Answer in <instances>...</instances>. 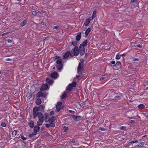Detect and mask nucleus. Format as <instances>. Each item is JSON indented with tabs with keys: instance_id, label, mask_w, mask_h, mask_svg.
<instances>
[{
	"instance_id": "1",
	"label": "nucleus",
	"mask_w": 148,
	"mask_h": 148,
	"mask_svg": "<svg viewBox=\"0 0 148 148\" xmlns=\"http://www.w3.org/2000/svg\"><path fill=\"white\" fill-rule=\"evenodd\" d=\"M79 53V48L78 47H75L72 49V50L70 52L69 51H68L63 55V58L64 59H66L68 57L69 55L71 57H73L75 56H77Z\"/></svg>"
},
{
	"instance_id": "2",
	"label": "nucleus",
	"mask_w": 148,
	"mask_h": 148,
	"mask_svg": "<svg viewBox=\"0 0 148 148\" xmlns=\"http://www.w3.org/2000/svg\"><path fill=\"white\" fill-rule=\"evenodd\" d=\"M80 62H79L78 66L77 69V71L78 73L81 72L83 67L84 59H81L80 60Z\"/></svg>"
},
{
	"instance_id": "3",
	"label": "nucleus",
	"mask_w": 148,
	"mask_h": 148,
	"mask_svg": "<svg viewBox=\"0 0 148 148\" xmlns=\"http://www.w3.org/2000/svg\"><path fill=\"white\" fill-rule=\"evenodd\" d=\"M62 102H58L56 105V110L55 111L58 112L60 111L61 109H63V106H62Z\"/></svg>"
},
{
	"instance_id": "4",
	"label": "nucleus",
	"mask_w": 148,
	"mask_h": 148,
	"mask_svg": "<svg viewBox=\"0 0 148 148\" xmlns=\"http://www.w3.org/2000/svg\"><path fill=\"white\" fill-rule=\"evenodd\" d=\"M39 112H38V108L37 107L34 108L33 110V117L35 119L38 116Z\"/></svg>"
},
{
	"instance_id": "5",
	"label": "nucleus",
	"mask_w": 148,
	"mask_h": 148,
	"mask_svg": "<svg viewBox=\"0 0 148 148\" xmlns=\"http://www.w3.org/2000/svg\"><path fill=\"white\" fill-rule=\"evenodd\" d=\"M76 85V82H73L72 84H70L66 87V89L67 90H72L73 88L75 87Z\"/></svg>"
},
{
	"instance_id": "6",
	"label": "nucleus",
	"mask_w": 148,
	"mask_h": 148,
	"mask_svg": "<svg viewBox=\"0 0 148 148\" xmlns=\"http://www.w3.org/2000/svg\"><path fill=\"white\" fill-rule=\"evenodd\" d=\"M79 48V53H80L81 56H83L84 54L85 51L84 45H83V44H81Z\"/></svg>"
},
{
	"instance_id": "7",
	"label": "nucleus",
	"mask_w": 148,
	"mask_h": 148,
	"mask_svg": "<svg viewBox=\"0 0 148 148\" xmlns=\"http://www.w3.org/2000/svg\"><path fill=\"white\" fill-rule=\"evenodd\" d=\"M121 66V64L120 62H117L116 64L113 66V68L117 70L119 69Z\"/></svg>"
},
{
	"instance_id": "8",
	"label": "nucleus",
	"mask_w": 148,
	"mask_h": 148,
	"mask_svg": "<svg viewBox=\"0 0 148 148\" xmlns=\"http://www.w3.org/2000/svg\"><path fill=\"white\" fill-rule=\"evenodd\" d=\"M48 89L49 86L48 85L47 83H45L40 88V90L41 91H43L47 89Z\"/></svg>"
},
{
	"instance_id": "9",
	"label": "nucleus",
	"mask_w": 148,
	"mask_h": 148,
	"mask_svg": "<svg viewBox=\"0 0 148 148\" xmlns=\"http://www.w3.org/2000/svg\"><path fill=\"white\" fill-rule=\"evenodd\" d=\"M56 119V117L54 116H52L51 118H49V121H48V122H49V123L50 124H55L54 123H53L55 121Z\"/></svg>"
},
{
	"instance_id": "10",
	"label": "nucleus",
	"mask_w": 148,
	"mask_h": 148,
	"mask_svg": "<svg viewBox=\"0 0 148 148\" xmlns=\"http://www.w3.org/2000/svg\"><path fill=\"white\" fill-rule=\"evenodd\" d=\"M39 125H36L34 128V132L35 133V134H36L37 132L39 131L40 129Z\"/></svg>"
},
{
	"instance_id": "11",
	"label": "nucleus",
	"mask_w": 148,
	"mask_h": 148,
	"mask_svg": "<svg viewBox=\"0 0 148 148\" xmlns=\"http://www.w3.org/2000/svg\"><path fill=\"white\" fill-rule=\"evenodd\" d=\"M73 119L75 121H79L82 119V118L80 116H76L75 115L73 116Z\"/></svg>"
},
{
	"instance_id": "12",
	"label": "nucleus",
	"mask_w": 148,
	"mask_h": 148,
	"mask_svg": "<svg viewBox=\"0 0 148 148\" xmlns=\"http://www.w3.org/2000/svg\"><path fill=\"white\" fill-rule=\"evenodd\" d=\"M51 76L53 78L56 79L57 78L58 76V74L56 72H54L52 73L51 74Z\"/></svg>"
},
{
	"instance_id": "13",
	"label": "nucleus",
	"mask_w": 148,
	"mask_h": 148,
	"mask_svg": "<svg viewBox=\"0 0 148 148\" xmlns=\"http://www.w3.org/2000/svg\"><path fill=\"white\" fill-rule=\"evenodd\" d=\"M44 120V119H38V120L37 123L38 125H41L42 124Z\"/></svg>"
},
{
	"instance_id": "14",
	"label": "nucleus",
	"mask_w": 148,
	"mask_h": 148,
	"mask_svg": "<svg viewBox=\"0 0 148 148\" xmlns=\"http://www.w3.org/2000/svg\"><path fill=\"white\" fill-rule=\"evenodd\" d=\"M46 82L49 84L51 85L53 83V80L52 79H50L49 78H47L46 80Z\"/></svg>"
},
{
	"instance_id": "15",
	"label": "nucleus",
	"mask_w": 148,
	"mask_h": 148,
	"mask_svg": "<svg viewBox=\"0 0 148 148\" xmlns=\"http://www.w3.org/2000/svg\"><path fill=\"white\" fill-rule=\"evenodd\" d=\"M78 43V41L77 40H75L70 42V44L73 46H75V47H77V45Z\"/></svg>"
},
{
	"instance_id": "16",
	"label": "nucleus",
	"mask_w": 148,
	"mask_h": 148,
	"mask_svg": "<svg viewBox=\"0 0 148 148\" xmlns=\"http://www.w3.org/2000/svg\"><path fill=\"white\" fill-rule=\"evenodd\" d=\"M81 32H79L77 34L76 36V39L77 41H79L81 38Z\"/></svg>"
},
{
	"instance_id": "17",
	"label": "nucleus",
	"mask_w": 148,
	"mask_h": 148,
	"mask_svg": "<svg viewBox=\"0 0 148 148\" xmlns=\"http://www.w3.org/2000/svg\"><path fill=\"white\" fill-rule=\"evenodd\" d=\"M63 67V64L62 63L61 64H58L56 65V68L59 71H61Z\"/></svg>"
},
{
	"instance_id": "18",
	"label": "nucleus",
	"mask_w": 148,
	"mask_h": 148,
	"mask_svg": "<svg viewBox=\"0 0 148 148\" xmlns=\"http://www.w3.org/2000/svg\"><path fill=\"white\" fill-rule=\"evenodd\" d=\"M28 125L31 128H32L34 126V123L33 121H30L28 123Z\"/></svg>"
},
{
	"instance_id": "19",
	"label": "nucleus",
	"mask_w": 148,
	"mask_h": 148,
	"mask_svg": "<svg viewBox=\"0 0 148 148\" xmlns=\"http://www.w3.org/2000/svg\"><path fill=\"white\" fill-rule=\"evenodd\" d=\"M90 21V19L89 18L87 19L84 22V25L85 26H87L88 25V24L89 23Z\"/></svg>"
},
{
	"instance_id": "20",
	"label": "nucleus",
	"mask_w": 148,
	"mask_h": 148,
	"mask_svg": "<svg viewBox=\"0 0 148 148\" xmlns=\"http://www.w3.org/2000/svg\"><path fill=\"white\" fill-rule=\"evenodd\" d=\"M27 22V21L26 20H24L20 23V27H23L24 25H25L26 24Z\"/></svg>"
},
{
	"instance_id": "21",
	"label": "nucleus",
	"mask_w": 148,
	"mask_h": 148,
	"mask_svg": "<svg viewBox=\"0 0 148 148\" xmlns=\"http://www.w3.org/2000/svg\"><path fill=\"white\" fill-rule=\"evenodd\" d=\"M45 126L47 128H49L50 127H54L55 126V124H50L49 123H46L45 124Z\"/></svg>"
},
{
	"instance_id": "22",
	"label": "nucleus",
	"mask_w": 148,
	"mask_h": 148,
	"mask_svg": "<svg viewBox=\"0 0 148 148\" xmlns=\"http://www.w3.org/2000/svg\"><path fill=\"white\" fill-rule=\"evenodd\" d=\"M38 116V119H44V116L40 112H39Z\"/></svg>"
},
{
	"instance_id": "23",
	"label": "nucleus",
	"mask_w": 148,
	"mask_h": 148,
	"mask_svg": "<svg viewBox=\"0 0 148 148\" xmlns=\"http://www.w3.org/2000/svg\"><path fill=\"white\" fill-rule=\"evenodd\" d=\"M81 104L80 102H76L75 104L77 108H80L81 107Z\"/></svg>"
},
{
	"instance_id": "24",
	"label": "nucleus",
	"mask_w": 148,
	"mask_h": 148,
	"mask_svg": "<svg viewBox=\"0 0 148 148\" xmlns=\"http://www.w3.org/2000/svg\"><path fill=\"white\" fill-rule=\"evenodd\" d=\"M45 107V106L43 105H40L38 107V109L41 111H43L44 110V108Z\"/></svg>"
},
{
	"instance_id": "25",
	"label": "nucleus",
	"mask_w": 148,
	"mask_h": 148,
	"mask_svg": "<svg viewBox=\"0 0 148 148\" xmlns=\"http://www.w3.org/2000/svg\"><path fill=\"white\" fill-rule=\"evenodd\" d=\"M91 31V29L90 28H89L85 32V34L86 35V36L87 37V36L88 35L89 33Z\"/></svg>"
},
{
	"instance_id": "26",
	"label": "nucleus",
	"mask_w": 148,
	"mask_h": 148,
	"mask_svg": "<svg viewBox=\"0 0 148 148\" xmlns=\"http://www.w3.org/2000/svg\"><path fill=\"white\" fill-rule=\"evenodd\" d=\"M67 96V94L64 92L63 94L61 96V98L62 99H64Z\"/></svg>"
},
{
	"instance_id": "27",
	"label": "nucleus",
	"mask_w": 148,
	"mask_h": 148,
	"mask_svg": "<svg viewBox=\"0 0 148 148\" xmlns=\"http://www.w3.org/2000/svg\"><path fill=\"white\" fill-rule=\"evenodd\" d=\"M49 116L47 114H46L45 117V120L46 122H47L49 121Z\"/></svg>"
},
{
	"instance_id": "28",
	"label": "nucleus",
	"mask_w": 148,
	"mask_h": 148,
	"mask_svg": "<svg viewBox=\"0 0 148 148\" xmlns=\"http://www.w3.org/2000/svg\"><path fill=\"white\" fill-rule=\"evenodd\" d=\"M38 97H40L41 98L42 96L43 95V93L41 92H39L37 94Z\"/></svg>"
},
{
	"instance_id": "29",
	"label": "nucleus",
	"mask_w": 148,
	"mask_h": 148,
	"mask_svg": "<svg viewBox=\"0 0 148 148\" xmlns=\"http://www.w3.org/2000/svg\"><path fill=\"white\" fill-rule=\"evenodd\" d=\"M17 131L16 130L13 131L12 133V136L13 137H14L17 134Z\"/></svg>"
},
{
	"instance_id": "30",
	"label": "nucleus",
	"mask_w": 148,
	"mask_h": 148,
	"mask_svg": "<svg viewBox=\"0 0 148 148\" xmlns=\"http://www.w3.org/2000/svg\"><path fill=\"white\" fill-rule=\"evenodd\" d=\"M138 107L139 109H143L145 107V106L144 104H141L138 105Z\"/></svg>"
},
{
	"instance_id": "31",
	"label": "nucleus",
	"mask_w": 148,
	"mask_h": 148,
	"mask_svg": "<svg viewBox=\"0 0 148 148\" xmlns=\"http://www.w3.org/2000/svg\"><path fill=\"white\" fill-rule=\"evenodd\" d=\"M62 59H59L57 60L56 61V63L57 64H61L62 63Z\"/></svg>"
},
{
	"instance_id": "32",
	"label": "nucleus",
	"mask_w": 148,
	"mask_h": 148,
	"mask_svg": "<svg viewBox=\"0 0 148 148\" xmlns=\"http://www.w3.org/2000/svg\"><path fill=\"white\" fill-rule=\"evenodd\" d=\"M32 93H27L26 95L28 99H30L32 97Z\"/></svg>"
},
{
	"instance_id": "33",
	"label": "nucleus",
	"mask_w": 148,
	"mask_h": 148,
	"mask_svg": "<svg viewBox=\"0 0 148 148\" xmlns=\"http://www.w3.org/2000/svg\"><path fill=\"white\" fill-rule=\"evenodd\" d=\"M144 145V143L143 142H138V146L139 147H142Z\"/></svg>"
},
{
	"instance_id": "34",
	"label": "nucleus",
	"mask_w": 148,
	"mask_h": 148,
	"mask_svg": "<svg viewBox=\"0 0 148 148\" xmlns=\"http://www.w3.org/2000/svg\"><path fill=\"white\" fill-rule=\"evenodd\" d=\"M88 42V40H85L83 42V43L82 44H83V45H84V47L87 45Z\"/></svg>"
},
{
	"instance_id": "35",
	"label": "nucleus",
	"mask_w": 148,
	"mask_h": 148,
	"mask_svg": "<svg viewBox=\"0 0 148 148\" xmlns=\"http://www.w3.org/2000/svg\"><path fill=\"white\" fill-rule=\"evenodd\" d=\"M96 10H95L93 12L92 16V18H94L95 17L96 15Z\"/></svg>"
},
{
	"instance_id": "36",
	"label": "nucleus",
	"mask_w": 148,
	"mask_h": 148,
	"mask_svg": "<svg viewBox=\"0 0 148 148\" xmlns=\"http://www.w3.org/2000/svg\"><path fill=\"white\" fill-rule=\"evenodd\" d=\"M134 47L136 48H142V46L140 44L136 45L134 46Z\"/></svg>"
},
{
	"instance_id": "37",
	"label": "nucleus",
	"mask_w": 148,
	"mask_h": 148,
	"mask_svg": "<svg viewBox=\"0 0 148 148\" xmlns=\"http://www.w3.org/2000/svg\"><path fill=\"white\" fill-rule=\"evenodd\" d=\"M69 129V128L68 127L64 126L63 128V130L64 132H67Z\"/></svg>"
},
{
	"instance_id": "38",
	"label": "nucleus",
	"mask_w": 148,
	"mask_h": 148,
	"mask_svg": "<svg viewBox=\"0 0 148 148\" xmlns=\"http://www.w3.org/2000/svg\"><path fill=\"white\" fill-rule=\"evenodd\" d=\"M20 135L21 139L24 140H25L27 138H26L24 137L23 135L22 134H21Z\"/></svg>"
},
{
	"instance_id": "39",
	"label": "nucleus",
	"mask_w": 148,
	"mask_h": 148,
	"mask_svg": "<svg viewBox=\"0 0 148 148\" xmlns=\"http://www.w3.org/2000/svg\"><path fill=\"white\" fill-rule=\"evenodd\" d=\"M120 58L121 55L119 54V53H118L116 56V59L119 60Z\"/></svg>"
},
{
	"instance_id": "40",
	"label": "nucleus",
	"mask_w": 148,
	"mask_h": 148,
	"mask_svg": "<svg viewBox=\"0 0 148 148\" xmlns=\"http://www.w3.org/2000/svg\"><path fill=\"white\" fill-rule=\"evenodd\" d=\"M138 142V141L137 140H134L128 143V145H130V144H132V143H136Z\"/></svg>"
},
{
	"instance_id": "41",
	"label": "nucleus",
	"mask_w": 148,
	"mask_h": 148,
	"mask_svg": "<svg viewBox=\"0 0 148 148\" xmlns=\"http://www.w3.org/2000/svg\"><path fill=\"white\" fill-rule=\"evenodd\" d=\"M60 57L59 56H55L54 57H53V59L55 61L56 60V59H59L60 58Z\"/></svg>"
},
{
	"instance_id": "42",
	"label": "nucleus",
	"mask_w": 148,
	"mask_h": 148,
	"mask_svg": "<svg viewBox=\"0 0 148 148\" xmlns=\"http://www.w3.org/2000/svg\"><path fill=\"white\" fill-rule=\"evenodd\" d=\"M36 135V134H35V133L34 132V133H33L32 134H29V136L30 138H32L34 136Z\"/></svg>"
},
{
	"instance_id": "43",
	"label": "nucleus",
	"mask_w": 148,
	"mask_h": 148,
	"mask_svg": "<svg viewBox=\"0 0 148 148\" xmlns=\"http://www.w3.org/2000/svg\"><path fill=\"white\" fill-rule=\"evenodd\" d=\"M37 13L38 12H37L36 11H34L32 12V14L34 16H36L37 15Z\"/></svg>"
},
{
	"instance_id": "44",
	"label": "nucleus",
	"mask_w": 148,
	"mask_h": 148,
	"mask_svg": "<svg viewBox=\"0 0 148 148\" xmlns=\"http://www.w3.org/2000/svg\"><path fill=\"white\" fill-rule=\"evenodd\" d=\"M126 128V127L125 126H121L120 127V130H124Z\"/></svg>"
},
{
	"instance_id": "45",
	"label": "nucleus",
	"mask_w": 148,
	"mask_h": 148,
	"mask_svg": "<svg viewBox=\"0 0 148 148\" xmlns=\"http://www.w3.org/2000/svg\"><path fill=\"white\" fill-rule=\"evenodd\" d=\"M1 125L2 127H5L6 126V125L5 123L2 122V123H1Z\"/></svg>"
},
{
	"instance_id": "46",
	"label": "nucleus",
	"mask_w": 148,
	"mask_h": 148,
	"mask_svg": "<svg viewBox=\"0 0 148 148\" xmlns=\"http://www.w3.org/2000/svg\"><path fill=\"white\" fill-rule=\"evenodd\" d=\"M115 99H120V96H116L114 97Z\"/></svg>"
},
{
	"instance_id": "47",
	"label": "nucleus",
	"mask_w": 148,
	"mask_h": 148,
	"mask_svg": "<svg viewBox=\"0 0 148 148\" xmlns=\"http://www.w3.org/2000/svg\"><path fill=\"white\" fill-rule=\"evenodd\" d=\"M99 130H100L101 131H105V129L103 127H99Z\"/></svg>"
},
{
	"instance_id": "48",
	"label": "nucleus",
	"mask_w": 148,
	"mask_h": 148,
	"mask_svg": "<svg viewBox=\"0 0 148 148\" xmlns=\"http://www.w3.org/2000/svg\"><path fill=\"white\" fill-rule=\"evenodd\" d=\"M8 34H9V32H8L5 33H3L2 34V36H4L5 35Z\"/></svg>"
},
{
	"instance_id": "49",
	"label": "nucleus",
	"mask_w": 148,
	"mask_h": 148,
	"mask_svg": "<svg viewBox=\"0 0 148 148\" xmlns=\"http://www.w3.org/2000/svg\"><path fill=\"white\" fill-rule=\"evenodd\" d=\"M105 78V77H101L99 79V80L100 81H101L103 80H104Z\"/></svg>"
},
{
	"instance_id": "50",
	"label": "nucleus",
	"mask_w": 148,
	"mask_h": 148,
	"mask_svg": "<svg viewBox=\"0 0 148 148\" xmlns=\"http://www.w3.org/2000/svg\"><path fill=\"white\" fill-rule=\"evenodd\" d=\"M46 95L45 94H43V95L42 96L41 98H44L45 99H46Z\"/></svg>"
},
{
	"instance_id": "51",
	"label": "nucleus",
	"mask_w": 148,
	"mask_h": 148,
	"mask_svg": "<svg viewBox=\"0 0 148 148\" xmlns=\"http://www.w3.org/2000/svg\"><path fill=\"white\" fill-rule=\"evenodd\" d=\"M137 1V0H131L130 3H133L136 2Z\"/></svg>"
},
{
	"instance_id": "52",
	"label": "nucleus",
	"mask_w": 148,
	"mask_h": 148,
	"mask_svg": "<svg viewBox=\"0 0 148 148\" xmlns=\"http://www.w3.org/2000/svg\"><path fill=\"white\" fill-rule=\"evenodd\" d=\"M69 112L72 113L73 114H74L75 113V111H72L71 110H69Z\"/></svg>"
},
{
	"instance_id": "53",
	"label": "nucleus",
	"mask_w": 148,
	"mask_h": 148,
	"mask_svg": "<svg viewBox=\"0 0 148 148\" xmlns=\"http://www.w3.org/2000/svg\"><path fill=\"white\" fill-rule=\"evenodd\" d=\"M59 28V27L58 26H55L53 27V29H57Z\"/></svg>"
},
{
	"instance_id": "54",
	"label": "nucleus",
	"mask_w": 148,
	"mask_h": 148,
	"mask_svg": "<svg viewBox=\"0 0 148 148\" xmlns=\"http://www.w3.org/2000/svg\"><path fill=\"white\" fill-rule=\"evenodd\" d=\"M110 63H111L112 64H115V61H110Z\"/></svg>"
},
{
	"instance_id": "55",
	"label": "nucleus",
	"mask_w": 148,
	"mask_h": 148,
	"mask_svg": "<svg viewBox=\"0 0 148 148\" xmlns=\"http://www.w3.org/2000/svg\"><path fill=\"white\" fill-rule=\"evenodd\" d=\"M129 122L130 123H134L135 121L132 120H130Z\"/></svg>"
},
{
	"instance_id": "56",
	"label": "nucleus",
	"mask_w": 148,
	"mask_h": 148,
	"mask_svg": "<svg viewBox=\"0 0 148 148\" xmlns=\"http://www.w3.org/2000/svg\"><path fill=\"white\" fill-rule=\"evenodd\" d=\"M70 142H72L73 143H74L75 142V141L74 139H72L71 140H70Z\"/></svg>"
},
{
	"instance_id": "57",
	"label": "nucleus",
	"mask_w": 148,
	"mask_h": 148,
	"mask_svg": "<svg viewBox=\"0 0 148 148\" xmlns=\"http://www.w3.org/2000/svg\"><path fill=\"white\" fill-rule=\"evenodd\" d=\"M139 60V59L138 58H134L133 59L134 61H138Z\"/></svg>"
},
{
	"instance_id": "58",
	"label": "nucleus",
	"mask_w": 148,
	"mask_h": 148,
	"mask_svg": "<svg viewBox=\"0 0 148 148\" xmlns=\"http://www.w3.org/2000/svg\"><path fill=\"white\" fill-rule=\"evenodd\" d=\"M54 113V111H51L50 112V114L51 115H53V114Z\"/></svg>"
},
{
	"instance_id": "59",
	"label": "nucleus",
	"mask_w": 148,
	"mask_h": 148,
	"mask_svg": "<svg viewBox=\"0 0 148 148\" xmlns=\"http://www.w3.org/2000/svg\"><path fill=\"white\" fill-rule=\"evenodd\" d=\"M38 102H42V100L41 98H38L37 99Z\"/></svg>"
},
{
	"instance_id": "60",
	"label": "nucleus",
	"mask_w": 148,
	"mask_h": 148,
	"mask_svg": "<svg viewBox=\"0 0 148 148\" xmlns=\"http://www.w3.org/2000/svg\"><path fill=\"white\" fill-rule=\"evenodd\" d=\"M82 106H85L86 105V104L85 103V102H82Z\"/></svg>"
},
{
	"instance_id": "61",
	"label": "nucleus",
	"mask_w": 148,
	"mask_h": 148,
	"mask_svg": "<svg viewBox=\"0 0 148 148\" xmlns=\"http://www.w3.org/2000/svg\"><path fill=\"white\" fill-rule=\"evenodd\" d=\"M126 56V54L125 53H123L121 55V56H122L123 57H124Z\"/></svg>"
},
{
	"instance_id": "62",
	"label": "nucleus",
	"mask_w": 148,
	"mask_h": 148,
	"mask_svg": "<svg viewBox=\"0 0 148 148\" xmlns=\"http://www.w3.org/2000/svg\"><path fill=\"white\" fill-rule=\"evenodd\" d=\"M11 59L9 58H7L6 59V61H11Z\"/></svg>"
},
{
	"instance_id": "63",
	"label": "nucleus",
	"mask_w": 148,
	"mask_h": 148,
	"mask_svg": "<svg viewBox=\"0 0 148 148\" xmlns=\"http://www.w3.org/2000/svg\"><path fill=\"white\" fill-rule=\"evenodd\" d=\"M7 41L8 42H12V40H11L8 39L7 40Z\"/></svg>"
},
{
	"instance_id": "64",
	"label": "nucleus",
	"mask_w": 148,
	"mask_h": 148,
	"mask_svg": "<svg viewBox=\"0 0 148 148\" xmlns=\"http://www.w3.org/2000/svg\"><path fill=\"white\" fill-rule=\"evenodd\" d=\"M15 31L14 30H11L10 31V32H9V33H12V32H14Z\"/></svg>"
}]
</instances>
